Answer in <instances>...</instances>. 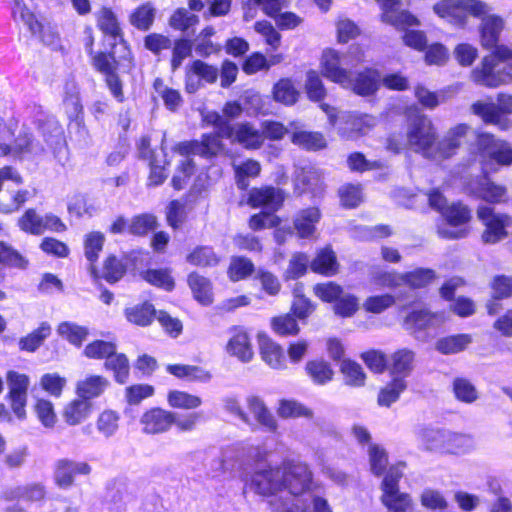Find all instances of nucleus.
<instances>
[{"label":"nucleus","mask_w":512,"mask_h":512,"mask_svg":"<svg viewBox=\"0 0 512 512\" xmlns=\"http://www.w3.org/2000/svg\"><path fill=\"white\" fill-rule=\"evenodd\" d=\"M283 477V463L279 466H258L248 485L255 494L268 498L272 512H302L295 503L285 500Z\"/></svg>","instance_id":"1"},{"label":"nucleus","mask_w":512,"mask_h":512,"mask_svg":"<svg viewBox=\"0 0 512 512\" xmlns=\"http://www.w3.org/2000/svg\"><path fill=\"white\" fill-rule=\"evenodd\" d=\"M285 500L293 502L302 512H308L306 496H312L316 486L310 466L301 461L283 462Z\"/></svg>","instance_id":"2"},{"label":"nucleus","mask_w":512,"mask_h":512,"mask_svg":"<svg viewBox=\"0 0 512 512\" xmlns=\"http://www.w3.org/2000/svg\"><path fill=\"white\" fill-rule=\"evenodd\" d=\"M408 148L432 160H438V135L431 119L416 114L408 119L406 129Z\"/></svg>","instance_id":"3"},{"label":"nucleus","mask_w":512,"mask_h":512,"mask_svg":"<svg viewBox=\"0 0 512 512\" xmlns=\"http://www.w3.org/2000/svg\"><path fill=\"white\" fill-rule=\"evenodd\" d=\"M491 10V6L482 0H440L433 6L438 17L458 28L468 25L469 16L482 17Z\"/></svg>","instance_id":"4"},{"label":"nucleus","mask_w":512,"mask_h":512,"mask_svg":"<svg viewBox=\"0 0 512 512\" xmlns=\"http://www.w3.org/2000/svg\"><path fill=\"white\" fill-rule=\"evenodd\" d=\"M363 61L364 52L358 47H351L347 54H341L334 49H326L320 60L321 73L340 86L349 85L350 71L343 68L342 64L357 65Z\"/></svg>","instance_id":"5"},{"label":"nucleus","mask_w":512,"mask_h":512,"mask_svg":"<svg viewBox=\"0 0 512 512\" xmlns=\"http://www.w3.org/2000/svg\"><path fill=\"white\" fill-rule=\"evenodd\" d=\"M477 147L484 169L496 171V166L512 165V145L488 133L477 136Z\"/></svg>","instance_id":"6"},{"label":"nucleus","mask_w":512,"mask_h":512,"mask_svg":"<svg viewBox=\"0 0 512 512\" xmlns=\"http://www.w3.org/2000/svg\"><path fill=\"white\" fill-rule=\"evenodd\" d=\"M421 441L428 450L459 454L472 447V439L463 434L447 430L426 428L421 431Z\"/></svg>","instance_id":"7"},{"label":"nucleus","mask_w":512,"mask_h":512,"mask_svg":"<svg viewBox=\"0 0 512 512\" xmlns=\"http://www.w3.org/2000/svg\"><path fill=\"white\" fill-rule=\"evenodd\" d=\"M403 470L402 464L391 466L381 484V502L390 512H409L413 508L411 496L399 490L398 482Z\"/></svg>","instance_id":"8"},{"label":"nucleus","mask_w":512,"mask_h":512,"mask_svg":"<svg viewBox=\"0 0 512 512\" xmlns=\"http://www.w3.org/2000/svg\"><path fill=\"white\" fill-rule=\"evenodd\" d=\"M471 79L478 85L496 88L512 82V72L501 66L493 54L485 56L471 71Z\"/></svg>","instance_id":"9"},{"label":"nucleus","mask_w":512,"mask_h":512,"mask_svg":"<svg viewBox=\"0 0 512 512\" xmlns=\"http://www.w3.org/2000/svg\"><path fill=\"white\" fill-rule=\"evenodd\" d=\"M477 218L483 224L482 241L486 244H495L508 235L506 228L511 225L512 219L506 214L496 213L495 210L486 205L478 206Z\"/></svg>","instance_id":"10"},{"label":"nucleus","mask_w":512,"mask_h":512,"mask_svg":"<svg viewBox=\"0 0 512 512\" xmlns=\"http://www.w3.org/2000/svg\"><path fill=\"white\" fill-rule=\"evenodd\" d=\"M443 217L447 226L438 228V234L445 239H461L468 236L470 229L467 224L472 216L468 206L462 203H453L443 210Z\"/></svg>","instance_id":"11"},{"label":"nucleus","mask_w":512,"mask_h":512,"mask_svg":"<svg viewBox=\"0 0 512 512\" xmlns=\"http://www.w3.org/2000/svg\"><path fill=\"white\" fill-rule=\"evenodd\" d=\"M376 123V118L368 114L344 113L339 118L338 134L346 140H357L367 135Z\"/></svg>","instance_id":"12"},{"label":"nucleus","mask_w":512,"mask_h":512,"mask_svg":"<svg viewBox=\"0 0 512 512\" xmlns=\"http://www.w3.org/2000/svg\"><path fill=\"white\" fill-rule=\"evenodd\" d=\"M465 190L469 195L490 204L506 202L508 199L506 186L495 183L486 176L471 180Z\"/></svg>","instance_id":"13"},{"label":"nucleus","mask_w":512,"mask_h":512,"mask_svg":"<svg viewBox=\"0 0 512 512\" xmlns=\"http://www.w3.org/2000/svg\"><path fill=\"white\" fill-rule=\"evenodd\" d=\"M228 339L225 351L231 357L242 363H249L254 357L253 345L248 331L242 326H232L228 329Z\"/></svg>","instance_id":"14"},{"label":"nucleus","mask_w":512,"mask_h":512,"mask_svg":"<svg viewBox=\"0 0 512 512\" xmlns=\"http://www.w3.org/2000/svg\"><path fill=\"white\" fill-rule=\"evenodd\" d=\"M224 137L247 150H257L263 145V134L250 122L237 123L225 128Z\"/></svg>","instance_id":"15"},{"label":"nucleus","mask_w":512,"mask_h":512,"mask_svg":"<svg viewBox=\"0 0 512 512\" xmlns=\"http://www.w3.org/2000/svg\"><path fill=\"white\" fill-rule=\"evenodd\" d=\"M7 383L11 408L18 418H24L26 415L27 391L30 384L29 377L16 371H9L7 373Z\"/></svg>","instance_id":"16"},{"label":"nucleus","mask_w":512,"mask_h":512,"mask_svg":"<svg viewBox=\"0 0 512 512\" xmlns=\"http://www.w3.org/2000/svg\"><path fill=\"white\" fill-rule=\"evenodd\" d=\"M220 138L223 137L218 132L216 134L203 135L201 141L182 142L174 150L181 156L200 155L209 158L223 150Z\"/></svg>","instance_id":"17"},{"label":"nucleus","mask_w":512,"mask_h":512,"mask_svg":"<svg viewBox=\"0 0 512 512\" xmlns=\"http://www.w3.org/2000/svg\"><path fill=\"white\" fill-rule=\"evenodd\" d=\"M98 26L101 31L110 38V45L112 48H120L123 52L122 58L132 61V56L129 48L124 41L121 29L119 27L118 21L113 14V12L109 9H102L98 16Z\"/></svg>","instance_id":"18"},{"label":"nucleus","mask_w":512,"mask_h":512,"mask_svg":"<svg viewBox=\"0 0 512 512\" xmlns=\"http://www.w3.org/2000/svg\"><path fill=\"white\" fill-rule=\"evenodd\" d=\"M54 481L60 488H70L76 475H88L91 466L86 462L63 458L56 461L54 466Z\"/></svg>","instance_id":"19"},{"label":"nucleus","mask_w":512,"mask_h":512,"mask_svg":"<svg viewBox=\"0 0 512 512\" xmlns=\"http://www.w3.org/2000/svg\"><path fill=\"white\" fill-rule=\"evenodd\" d=\"M174 420V412L162 408H151L143 413L140 424L143 433L155 435L167 432L172 427Z\"/></svg>","instance_id":"20"},{"label":"nucleus","mask_w":512,"mask_h":512,"mask_svg":"<svg viewBox=\"0 0 512 512\" xmlns=\"http://www.w3.org/2000/svg\"><path fill=\"white\" fill-rule=\"evenodd\" d=\"M471 131V126L464 123L451 127L438 141V160L453 156Z\"/></svg>","instance_id":"21"},{"label":"nucleus","mask_w":512,"mask_h":512,"mask_svg":"<svg viewBox=\"0 0 512 512\" xmlns=\"http://www.w3.org/2000/svg\"><path fill=\"white\" fill-rule=\"evenodd\" d=\"M381 4L382 21L393 25L397 29L418 25V20L409 12L400 9L398 0H376Z\"/></svg>","instance_id":"22"},{"label":"nucleus","mask_w":512,"mask_h":512,"mask_svg":"<svg viewBox=\"0 0 512 512\" xmlns=\"http://www.w3.org/2000/svg\"><path fill=\"white\" fill-rule=\"evenodd\" d=\"M110 386V381L102 376L87 374L75 384V393L78 397L91 402L101 397Z\"/></svg>","instance_id":"23"},{"label":"nucleus","mask_w":512,"mask_h":512,"mask_svg":"<svg viewBox=\"0 0 512 512\" xmlns=\"http://www.w3.org/2000/svg\"><path fill=\"white\" fill-rule=\"evenodd\" d=\"M349 85H343L345 89H350L354 93L361 96H369L374 94L379 88L381 82L380 73L374 69H365L355 76L351 77L349 73Z\"/></svg>","instance_id":"24"},{"label":"nucleus","mask_w":512,"mask_h":512,"mask_svg":"<svg viewBox=\"0 0 512 512\" xmlns=\"http://www.w3.org/2000/svg\"><path fill=\"white\" fill-rule=\"evenodd\" d=\"M285 199L283 191L274 187L254 188L250 191L248 203L252 207H267L278 210Z\"/></svg>","instance_id":"25"},{"label":"nucleus","mask_w":512,"mask_h":512,"mask_svg":"<svg viewBox=\"0 0 512 512\" xmlns=\"http://www.w3.org/2000/svg\"><path fill=\"white\" fill-rule=\"evenodd\" d=\"M258 341L262 360L272 369H285L286 359L282 347L265 334H259Z\"/></svg>","instance_id":"26"},{"label":"nucleus","mask_w":512,"mask_h":512,"mask_svg":"<svg viewBox=\"0 0 512 512\" xmlns=\"http://www.w3.org/2000/svg\"><path fill=\"white\" fill-rule=\"evenodd\" d=\"M477 18L481 19L480 33L482 45L486 48L495 47L499 40L500 33L504 29L503 18L495 14H490V12Z\"/></svg>","instance_id":"27"},{"label":"nucleus","mask_w":512,"mask_h":512,"mask_svg":"<svg viewBox=\"0 0 512 512\" xmlns=\"http://www.w3.org/2000/svg\"><path fill=\"white\" fill-rule=\"evenodd\" d=\"M246 405L256 422L269 432H276L278 423L274 415L269 411L264 401L255 395L246 398Z\"/></svg>","instance_id":"28"},{"label":"nucleus","mask_w":512,"mask_h":512,"mask_svg":"<svg viewBox=\"0 0 512 512\" xmlns=\"http://www.w3.org/2000/svg\"><path fill=\"white\" fill-rule=\"evenodd\" d=\"M444 320L441 314H432L426 310L412 311L404 321L403 328L414 334L431 326L438 325Z\"/></svg>","instance_id":"29"},{"label":"nucleus","mask_w":512,"mask_h":512,"mask_svg":"<svg viewBox=\"0 0 512 512\" xmlns=\"http://www.w3.org/2000/svg\"><path fill=\"white\" fill-rule=\"evenodd\" d=\"M291 142L308 151H317L326 147V140L320 132L306 131L291 123Z\"/></svg>","instance_id":"30"},{"label":"nucleus","mask_w":512,"mask_h":512,"mask_svg":"<svg viewBox=\"0 0 512 512\" xmlns=\"http://www.w3.org/2000/svg\"><path fill=\"white\" fill-rule=\"evenodd\" d=\"M320 216L319 210L315 207L298 212L293 221L298 236L301 238L312 237L315 233L316 224L320 220Z\"/></svg>","instance_id":"31"},{"label":"nucleus","mask_w":512,"mask_h":512,"mask_svg":"<svg viewBox=\"0 0 512 512\" xmlns=\"http://www.w3.org/2000/svg\"><path fill=\"white\" fill-rule=\"evenodd\" d=\"M186 261L201 268L215 267L220 263L221 256L211 246L198 245L187 254Z\"/></svg>","instance_id":"32"},{"label":"nucleus","mask_w":512,"mask_h":512,"mask_svg":"<svg viewBox=\"0 0 512 512\" xmlns=\"http://www.w3.org/2000/svg\"><path fill=\"white\" fill-rule=\"evenodd\" d=\"M415 353L407 348L400 349L390 356L388 367L393 375L403 378L408 376L413 369Z\"/></svg>","instance_id":"33"},{"label":"nucleus","mask_w":512,"mask_h":512,"mask_svg":"<svg viewBox=\"0 0 512 512\" xmlns=\"http://www.w3.org/2000/svg\"><path fill=\"white\" fill-rule=\"evenodd\" d=\"M92 411V403L80 397L71 400L63 410V418L69 425L83 422Z\"/></svg>","instance_id":"34"},{"label":"nucleus","mask_w":512,"mask_h":512,"mask_svg":"<svg viewBox=\"0 0 512 512\" xmlns=\"http://www.w3.org/2000/svg\"><path fill=\"white\" fill-rule=\"evenodd\" d=\"M167 371L177 378L189 381L206 383L211 380L212 375L203 367L196 365L173 364L167 366Z\"/></svg>","instance_id":"35"},{"label":"nucleus","mask_w":512,"mask_h":512,"mask_svg":"<svg viewBox=\"0 0 512 512\" xmlns=\"http://www.w3.org/2000/svg\"><path fill=\"white\" fill-rule=\"evenodd\" d=\"M188 284L195 299L203 305H209L213 301L212 285L209 279L193 272L188 276Z\"/></svg>","instance_id":"36"},{"label":"nucleus","mask_w":512,"mask_h":512,"mask_svg":"<svg viewBox=\"0 0 512 512\" xmlns=\"http://www.w3.org/2000/svg\"><path fill=\"white\" fill-rule=\"evenodd\" d=\"M67 208L70 214L78 218L83 216L92 217L99 211L96 201L80 193H76L69 198Z\"/></svg>","instance_id":"37"},{"label":"nucleus","mask_w":512,"mask_h":512,"mask_svg":"<svg viewBox=\"0 0 512 512\" xmlns=\"http://www.w3.org/2000/svg\"><path fill=\"white\" fill-rule=\"evenodd\" d=\"M338 262L335 253L326 247L320 250L311 263V269L326 276H332L338 272Z\"/></svg>","instance_id":"38"},{"label":"nucleus","mask_w":512,"mask_h":512,"mask_svg":"<svg viewBox=\"0 0 512 512\" xmlns=\"http://www.w3.org/2000/svg\"><path fill=\"white\" fill-rule=\"evenodd\" d=\"M0 264L8 268L25 270L29 266V259L10 244L0 241Z\"/></svg>","instance_id":"39"},{"label":"nucleus","mask_w":512,"mask_h":512,"mask_svg":"<svg viewBox=\"0 0 512 512\" xmlns=\"http://www.w3.org/2000/svg\"><path fill=\"white\" fill-rule=\"evenodd\" d=\"M471 343V335L457 334L439 339L436 349L442 354H456L464 351Z\"/></svg>","instance_id":"40"},{"label":"nucleus","mask_w":512,"mask_h":512,"mask_svg":"<svg viewBox=\"0 0 512 512\" xmlns=\"http://www.w3.org/2000/svg\"><path fill=\"white\" fill-rule=\"evenodd\" d=\"M57 333L69 343L80 347L87 338L89 331L87 327L65 321L58 325Z\"/></svg>","instance_id":"41"},{"label":"nucleus","mask_w":512,"mask_h":512,"mask_svg":"<svg viewBox=\"0 0 512 512\" xmlns=\"http://www.w3.org/2000/svg\"><path fill=\"white\" fill-rule=\"evenodd\" d=\"M167 402L170 407L176 409H197L203 403L202 399L185 391L172 390L167 395Z\"/></svg>","instance_id":"42"},{"label":"nucleus","mask_w":512,"mask_h":512,"mask_svg":"<svg viewBox=\"0 0 512 512\" xmlns=\"http://www.w3.org/2000/svg\"><path fill=\"white\" fill-rule=\"evenodd\" d=\"M50 333L51 326L47 322L41 323L36 330L20 339V349L28 352L36 351L42 345L44 340L50 335Z\"/></svg>","instance_id":"43"},{"label":"nucleus","mask_w":512,"mask_h":512,"mask_svg":"<svg viewBox=\"0 0 512 512\" xmlns=\"http://www.w3.org/2000/svg\"><path fill=\"white\" fill-rule=\"evenodd\" d=\"M277 414L283 419L288 418H309L313 417V411L295 400H281L277 408Z\"/></svg>","instance_id":"44"},{"label":"nucleus","mask_w":512,"mask_h":512,"mask_svg":"<svg viewBox=\"0 0 512 512\" xmlns=\"http://www.w3.org/2000/svg\"><path fill=\"white\" fill-rule=\"evenodd\" d=\"M305 370L312 381L318 385H324L333 378V370L329 363L323 360H313L306 363Z\"/></svg>","instance_id":"45"},{"label":"nucleus","mask_w":512,"mask_h":512,"mask_svg":"<svg viewBox=\"0 0 512 512\" xmlns=\"http://www.w3.org/2000/svg\"><path fill=\"white\" fill-rule=\"evenodd\" d=\"M105 368L111 370L115 381L124 384L129 376V362L124 354H118L116 351L105 361Z\"/></svg>","instance_id":"46"},{"label":"nucleus","mask_w":512,"mask_h":512,"mask_svg":"<svg viewBox=\"0 0 512 512\" xmlns=\"http://www.w3.org/2000/svg\"><path fill=\"white\" fill-rule=\"evenodd\" d=\"M406 389V382L403 378L395 377L389 384L382 388L378 395V404L389 407L396 402L400 394Z\"/></svg>","instance_id":"47"},{"label":"nucleus","mask_w":512,"mask_h":512,"mask_svg":"<svg viewBox=\"0 0 512 512\" xmlns=\"http://www.w3.org/2000/svg\"><path fill=\"white\" fill-rule=\"evenodd\" d=\"M126 318L129 322L139 325H149L155 317V309L151 304L144 303L142 305H136L125 310Z\"/></svg>","instance_id":"48"},{"label":"nucleus","mask_w":512,"mask_h":512,"mask_svg":"<svg viewBox=\"0 0 512 512\" xmlns=\"http://www.w3.org/2000/svg\"><path fill=\"white\" fill-rule=\"evenodd\" d=\"M436 279V273L429 268H417L411 272L402 274L404 284L412 288H422L430 284Z\"/></svg>","instance_id":"49"},{"label":"nucleus","mask_w":512,"mask_h":512,"mask_svg":"<svg viewBox=\"0 0 512 512\" xmlns=\"http://www.w3.org/2000/svg\"><path fill=\"white\" fill-rule=\"evenodd\" d=\"M45 488L39 483H31L24 486L16 487L9 493H6L7 499L22 498L28 501H39L45 497Z\"/></svg>","instance_id":"50"},{"label":"nucleus","mask_w":512,"mask_h":512,"mask_svg":"<svg viewBox=\"0 0 512 512\" xmlns=\"http://www.w3.org/2000/svg\"><path fill=\"white\" fill-rule=\"evenodd\" d=\"M340 370L344 375V380L347 385L360 387L365 383L366 375L362 367L351 360H343Z\"/></svg>","instance_id":"51"},{"label":"nucleus","mask_w":512,"mask_h":512,"mask_svg":"<svg viewBox=\"0 0 512 512\" xmlns=\"http://www.w3.org/2000/svg\"><path fill=\"white\" fill-rule=\"evenodd\" d=\"M473 114L479 116L486 124L500 125L501 115L498 111L496 103H485L477 101L471 105Z\"/></svg>","instance_id":"52"},{"label":"nucleus","mask_w":512,"mask_h":512,"mask_svg":"<svg viewBox=\"0 0 512 512\" xmlns=\"http://www.w3.org/2000/svg\"><path fill=\"white\" fill-rule=\"evenodd\" d=\"M359 309V299L351 293L342 292L341 296L333 305V311L336 315L349 318L352 317Z\"/></svg>","instance_id":"53"},{"label":"nucleus","mask_w":512,"mask_h":512,"mask_svg":"<svg viewBox=\"0 0 512 512\" xmlns=\"http://www.w3.org/2000/svg\"><path fill=\"white\" fill-rule=\"evenodd\" d=\"M157 226V219L153 214L144 213L134 216L128 225V232L133 235H145Z\"/></svg>","instance_id":"54"},{"label":"nucleus","mask_w":512,"mask_h":512,"mask_svg":"<svg viewBox=\"0 0 512 512\" xmlns=\"http://www.w3.org/2000/svg\"><path fill=\"white\" fill-rule=\"evenodd\" d=\"M260 171V163L253 159H248L242 164L235 166V174L238 187L240 189H246L248 187L247 178L257 177L260 174Z\"/></svg>","instance_id":"55"},{"label":"nucleus","mask_w":512,"mask_h":512,"mask_svg":"<svg viewBox=\"0 0 512 512\" xmlns=\"http://www.w3.org/2000/svg\"><path fill=\"white\" fill-rule=\"evenodd\" d=\"M254 272V264L245 257H233L231 259L228 275L232 281H239L247 278Z\"/></svg>","instance_id":"56"},{"label":"nucleus","mask_w":512,"mask_h":512,"mask_svg":"<svg viewBox=\"0 0 512 512\" xmlns=\"http://www.w3.org/2000/svg\"><path fill=\"white\" fill-rule=\"evenodd\" d=\"M34 412L38 420L46 428H53L56 424L57 416L51 401L38 398L34 405Z\"/></svg>","instance_id":"57"},{"label":"nucleus","mask_w":512,"mask_h":512,"mask_svg":"<svg viewBox=\"0 0 512 512\" xmlns=\"http://www.w3.org/2000/svg\"><path fill=\"white\" fill-rule=\"evenodd\" d=\"M396 299L391 294L369 296L363 302V309L368 313L381 314L392 307Z\"/></svg>","instance_id":"58"},{"label":"nucleus","mask_w":512,"mask_h":512,"mask_svg":"<svg viewBox=\"0 0 512 512\" xmlns=\"http://www.w3.org/2000/svg\"><path fill=\"white\" fill-rule=\"evenodd\" d=\"M117 48H113L110 53L99 52L92 57L93 67L102 73L105 77L109 74H113L117 70V61L115 54Z\"/></svg>","instance_id":"59"},{"label":"nucleus","mask_w":512,"mask_h":512,"mask_svg":"<svg viewBox=\"0 0 512 512\" xmlns=\"http://www.w3.org/2000/svg\"><path fill=\"white\" fill-rule=\"evenodd\" d=\"M116 351V346L112 342H107L103 340H95L88 345L83 350V354L90 359H102L106 358V360L114 354Z\"/></svg>","instance_id":"60"},{"label":"nucleus","mask_w":512,"mask_h":512,"mask_svg":"<svg viewBox=\"0 0 512 512\" xmlns=\"http://www.w3.org/2000/svg\"><path fill=\"white\" fill-rule=\"evenodd\" d=\"M14 8L13 15L15 19L21 20L31 31L32 34H37L41 31V24L37 21L34 14L22 3V0H13Z\"/></svg>","instance_id":"61"},{"label":"nucleus","mask_w":512,"mask_h":512,"mask_svg":"<svg viewBox=\"0 0 512 512\" xmlns=\"http://www.w3.org/2000/svg\"><path fill=\"white\" fill-rule=\"evenodd\" d=\"M43 217L38 215L34 209H28L18 220L21 230L33 235L43 233Z\"/></svg>","instance_id":"62"},{"label":"nucleus","mask_w":512,"mask_h":512,"mask_svg":"<svg viewBox=\"0 0 512 512\" xmlns=\"http://www.w3.org/2000/svg\"><path fill=\"white\" fill-rule=\"evenodd\" d=\"M274 99L285 105L294 104L298 97V92L288 79L280 80L274 87Z\"/></svg>","instance_id":"63"},{"label":"nucleus","mask_w":512,"mask_h":512,"mask_svg":"<svg viewBox=\"0 0 512 512\" xmlns=\"http://www.w3.org/2000/svg\"><path fill=\"white\" fill-rule=\"evenodd\" d=\"M453 391L455 397L465 403H472L478 398L475 386L465 378H456L453 381Z\"/></svg>","instance_id":"64"}]
</instances>
